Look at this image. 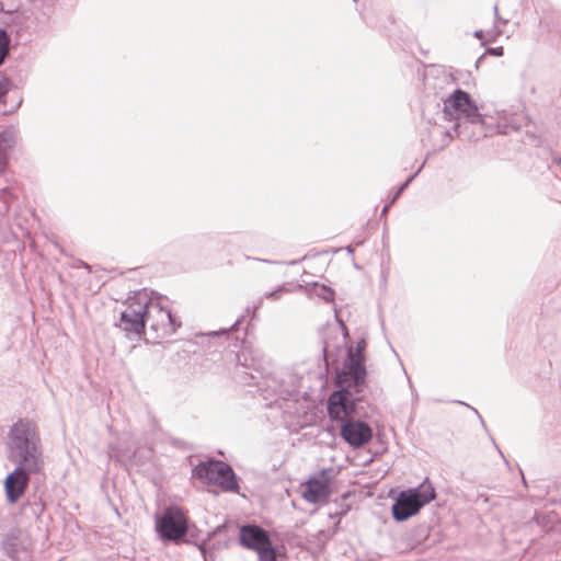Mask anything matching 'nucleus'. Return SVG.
Here are the masks:
<instances>
[{
	"label": "nucleus",
	"instance_id": "nucleus-1",
	"mask_svg": "<svg viewBox=\"0 0 561 561\" xmlns=\"http://www.w3.org/2000/svg\"><path fill=\"white\" fill-rule=\"evenodd\" d=\"M8 457L19 470L39 473L44 468L41 438L35 423L19 420L8 434Z\"/></svg>",
	"mask_w": 561,
	"mask_h": 561
},
{
	"label": "nucleus",
	"instance_id": "nucleus-2",
	"mask_svg": "<svg viewBox=\"0 0 561 561\" xmlns=\"http://www.w3.org/2000/svg\"><path fill=\"white\" fill-rule=\"evenodd\" d=\"M365 358L347 356L344 368L337 374V383L342 387L328 400V412L333 420H343L355 413L356 402L351 389L364 385L366 378Z\"/></svg>",
	"mask_w": 561,
	"mask_h": 561
},
{
	"label": "nucleus",
	"instance_id": "nucleus-3",
	"mask_svg": "<svg viewBox=\"0 0 561 561\" xmlns=\"http://www.w3.org/2000/svg\"><path fill=\"white\" fill-rule=\"evenodd\" d=\"M444 118L456 121L453 131L446 130L445 134L451 140L455 136L463 133L461 119L472 125L482 126L484 124L483 116L479 113L478 106L471 99L469 93L461 89H456L444 100L443 107Z\"/></svg>",
	"mask_w": 561,
	"mask_h": 561
},
{
	"label": "nucleus",
	"instance_id": "nucleus-4",
	"mask_svg": "<svg viewBox=\"0 0 561 561\" xmlns=\"http://www.w3.org/2000/svg\"><path fill=\"white\" fill-rule=\"evenodd\" d=\"M436 497L435 489L427 479L416 488L401 491L393 505L392 516L397 522H404L416 515L420 510Z\"/></svg>",
	"mask_w": 561,
	"mask_h": 561
},
{
	"label": "nucleus",
	"instance_id": "nucleus-5",
	"mask_svg": "<svg viewBox=\"0 0 561 561\" xmlns=\"http://www.w3.org/2000/svg\"><path fill=\"white\" fill-rule=\"evenodd\" d=\"M146 324L150 325L159 339L173 335L181 327V322L171 313V310L156 298H146Z\"/></svg>",
	"mask_w": 561,
	"mask_h": 561
},
{
	"label": "nucleus",
	"instance_id": "nucleus-6",
	"mask_svg": "<svg viewBox=\"0 0 561 561\" xmlns=\"http://www.w3.org/2000/svg\"><path fill=\"white\" fill-rule=\"evenodd\" d=\"M193 474L209 483L218 484L226 491H236L238 489L237 477L232 468L220 460H209L196 466Z\"/></svg>",
	"mask_w": 561,
	"mask_h": 561
},
{
	"label": "nucleus",
	"instance_id": "nucleus-7",
	"mask_svg": "<svg viewBox=\"0 0 561 561\" xmlns=\"http://www.w3.org/2000/svg\"><path fill=\"white\" fill-rule=\"evenodd\" d=\"M157 531L162 539L179 541L188 530L187 520L181 508L170 506L165 508L161 518L157 520Z\"/></svg>",
	"mask_w": 561,
	"mask_h": 561
},
{
	"label": "nucleus",
	"instance_id": "nucleus-8",
	"mask_svg": "<svg viewBox=\"0 0 561 561\" xmlns=\"http://www.w3.org/2000/svg\"><path fill=\"white\" fill-rule=\"evenodd\" d=\"M119 328L127 333L140 335L146 328V295L129 299L121 313Z\"/></svg>",
	"mask_w": 561,
	"mask_h": 561
},
{
	"label": "nucleus",
	"instance_id": "nucleus-9",
	"mask_svg": "<svg viewBox=\"0 0 561 561\" xmlns=\"http://www.w3.org/2000/svg\"><path fill=\"white\" fill-rule=\"evenodd\" d=\"M527 122L528 115L525 112L523 103H517L496 111V123L500 134H508L511 130H517L527 124Z\"/></svg>",
	"mask_w": 561,
	"mask_h": 561
},
{
	"label": "nucleus",
	"instance_id": "nucleus-10",
	"mask_svg": "<svg viewBox=\"0 0 561 561\" xmlns=\"http://www.w3.org/2000/svg\"><path fill=\"white\" fill-rule=\"evenodd\" d=\"M342 438L353 447H360L373 437L371 427L362 421L346 420L341 428Z\"/></svg>",
	"mask_w": 561,
	"mask_h": 561
},
{
	"label": "nucleus",
	"instance_id": "nucleus-11",
	"mask_svg": "<svg viewBox=\"0 0 561 561\" xmlns=\"http://www.w3.org/2000/svg\"><path fill=\"white\" fill-rule=\"evenodd\" d=\"M33 473L34 472L19 470V468H15L7 476L4 480V490L7 500L10 504L16 503L19 499L24 494L28 485L30 474Z\"/></svg>",
	"mask_w": 561,
	"mask_h": 561
},
{
	"label": "nucleus",
	"instance_id": "nucleus-12",
	"mask_svg": "<svg viewBox=\"0 0 561 561\" xmlns=\"http://www.w3.org/2000/svg\"><path fill=\"white\" fill-rule=\"evenodd\" d=\"M239 540L242 547L253 551L260 550L272 542L268 533L257 525L242 526Z\"/></svg>",
	"mask_w": 561,
	"mask_h": 561
},
{
	"label": "nucleus",
	"instance_id": "nucleus-13",
	"mask_svg": "<svg viewBox=\"0 0 561 561\" xmlns=\"http://www.w3.org/2000/svg\"><path fill=\"white\" fill-rule=\"evenodd\" d=\"M237 363L243 368L261 374L264 369L265 357L260 348L250 344H243L237 354Z\"/></svg>",
	"mask_w": 561,
	"mask_h": 561
},
{
	"label": "nucleus",
	"instance_id": "nucleus-14",
	"mask_svg": "<svg viewBox=\"0 0 561 561\" xmlns=\"http://www.w3.org/2000/svg\"><path fill=\"white\" fill-rule=\"evenodd\" d=\"M302 499L308 503L325 502L330 496V485L327 480L310 478L302 490Z\"/></svg>",
	"mask_w": 561,
	"mask_h": 561
},
{
	"label": "nucleus",
	"instance_id": "nucleus-15",
	"mask_svg": "<svg viewBox=\"0 0 561 561\" xmlns=\"http://www.w3.org/2000/svg\"><path fill=\"white\" fill-rule=\"evenodd\" d=\"M507 2H500L493 5V12L495 16V26L493 30H488L486 32L482 30H478L474 32V37L482 41V44L489 41H493L499 34H501V30L499 27L500 24H507L511 20V15L505 12L504 5Z\"/></svg>",
	"mask_w": 561,
	"mask_h": 561
},
{
	"label": "nucleus",
	"instance_id": "nucleus-16",
	"mask_svg": "<svg viewBox=\"0 0 561 561\" xmlns=\"http://www.w3.org/2000/svg\"><path fill=\"white\" fill-rule=\"evenodd\" d=\"M24 80L22 70L18 67L7 68L0 77V102L3 101L9 91L20 88Z\"/></svg>",
	"mask_w": 561,
	"mask_h": 561
},
{
	"label": "nucleus",
	"instance_id": "nucleus-17",
	"mask_svg": "<svg viewBox=\"0 0 561 561\" xmlns=\"http://www.w3.org/2000/svg\"><path fill=\"white\" fill-rule=\"evenodd\" d=\"M14 145V135L11 130L0 133V175L4 172L8 163V154Z\"/></svg>",
	"mask_w": 561,
	"mask_h": 561
},
{
	"label": "nucleus",
	"instance_id": "nucleus-18",
	"mask_svg": "<svg viewBox=\"0 0 561 561\" xmlns=\"http://www.w3.org/2000/svg\"><path fill=\"white\" fill-rule=\"evenodd\" d=\"M310 294L321 298L327 302L332 301L334 298V291L330 287L318 283L313 284L312 288L310 289Z\"/></svg>",
	"mask_w": 561,
	"mask_h": 561
},
{
	"label": "nucleus",
	"instance_id": "nucleus-19",
	"mask_svg": "<svg viewBox=\"0 0 561 561\" xmlns=\"http://www.w3.org/2000/svg\"><path fill=\"white\" fill-rule=\"evenodd\" d=\"M11 38L4 28L0 27V66L4 62L10 53Z\"/></svg>",
	"mask_w": 561,
	"mask_h": 561
},
{
	"label": "nucleus",
	"instance_id": "nucleus-20",
	"mask_svg": "<svg viewBox=\"0 0 561 561\" xmlns=\"http://www.w3.org/2000/svg\"><path fill=\"white\" fill-rule=\"evenodd\" d=\"M244 317L245 316H241L239 319H237L236 322L230 328H222V329H219V330L209 331V332H206V333H202L201 335L207 336V337H219V336H222V335L228 336L229 332L236 331L239 328V325L243 322Z\"/></svg>",
	"mask_w": 561,
	"mask_h": 561
},
{
	"label": "nucleus",
	"instance_id": "nucleus-21",
	"mask_svg": "<svg viewBox=\"0 0 561 561\" xmlns=\"http://www.w3.org/2000/svg\"><path fill=\"white\" fill-rule=\"evenodd\" d=\"M255 552L257 553L259 557L257 561H276L277 559L276 550L273 547L272 542L268 546L263 547L260 550H256Z\"/></svg>",
	"mask_w": 561,
	"mask_h": 561
},
{
	"label": "nucleus",
	"instance_id": "nucleus-22",
	"mask_svg": "<svg viewBox=\"0 0 561 561\" xmlns=\"http://www.w3.org/2000/svg\"><path fill=\"white\" fill-rule=\"evenodd\" d=\"M12 198V194L9 187H4L0 190V201L2 206L0 207V215L3 216L9 210L10 201Z\"/></svg>",
	"mask_w": 561,
	"mask_h": 561
},
{
	"label": "nucleus",
	"instance_id": "nucleus-23",
	"mask_svg": "<svg viewBox=\"0 0 561 561\" xmlns=\"http://www.w3.org/2000/svg\"><path fill=\"white\" fill-rule=\"evenodd\" d=\"M366 341L362 339L357 342L356 347H350L347 351V356H353L354 358H365L364 352L366 350Z\"/></svg>",
	"mask_w": 561,
	"mask_h": 561
},
{
	"label": "nucleus",
	"instance_id": "nucleus-24",
	"mask_svg": "<svg viewBox=\"0 0 561 561\" xmlns=\"http://www.w3.org/2000/svg\"><path fill=\"white\" fill-rule=\"evenodd\" d=\"M422 168H423V164L419 168V170L412 176H410L404 183H402L399 186V188L397 190V192L394 193V195L390 199V204H393L398 199V197L404 192V190L409 186V184L412 182V180L421 171Z\"/></svg>",
	"mask_w": 561,
	"mask_h": 561
},
{
	"label": "nucleus",
	"instance_id": "nucleus-25",
	"mask_svg": "<svg viewBox=\"0 0 561 561\" xmlns=\"http://www.w3.org/2000/svg\"><path fill=\"white\" fill-rule=\"evenodd\" d=\"M284 290H285V289H284V287H283V286H282V287H278V288H276V289H274V290L267 291V293L264 295V297H265V298H270V299L277 300V299H279V298H280V294H282V291H284Z\"/></svg>",
	"mask_w": 561,
	"mask_h": 561
},
{
	"label": "nucleus",
	"instance_id": "nucleus-26",
	"mask_svg": "<svg viewBox=\"0 0 561 561\" xmlns=\"http://www.w3.org/2000/svg\"><path fill=\"white\" fill-rule=\"evenodd\" d=\"M488 53L493 55V56H502L503 55V47H493V48H489L488 49Z\"/></svg>",
	"mask_w": 561,
	"mask_h": 561
},
{
	"label": "nucleus",
	"instance_id": "nucleus-27",
	"mask_svg": "<svg viewBox=\"0 0 561 561\" xmlns=\"http://www.w3.org/2000/svg\"><path fill=\"white\" fill-rule=\"evenodd\" d=\"M264 298V296H261L253 302V316H255L256 310L263 305Z\"/></svg>",
	"mask_w": 561,
	"mask_h": 561
},
{
	"label": "nucleus",
	"instance_id": "nucleus-28",
	"mask_svg": "<svg viewBox=\"0 0 561 561\" xmlns=\"http://www.w3.org/2000/svg\"><path fill=\"white\" fill-rule=\"evenodd\" d=\"M552 165H556L559 169V172L561 174V158L560 157L552 158Z\"/></svg>",
	"mask_w": 561,
	"mask_h": 561
},
{
	"label": "nucleus",
	"instance_id": "nucleus-29",
	"mask_svg": "<svg viewBox=\"0 0 561 561\" xmlns=\"http://www.w3.org/2000/svg\"><path fill=\"white\" fill-rule=\"evenodd\" d=\"M323 356H324L325 364L328 366L329 365V351H328L327 346L323 347Z\"/></svg>",
	"mask_w": 561,
	"mask_h": 561
},
{
	"label": "nucleus",
	"instance_id": "nucleus-30",
	"mask_svg": "<svg viewBox=\"0 0 561 561\" xmlns=\"http://www.w3.org/2000/svg\"><path fill=\"white\" fill-rule=\"evenodd\" d=\"M392 204H390V201L383 206L382 210H381V216L386 215L389 210V208L391 207Z\"/></svg>",
	"mask_w": 561,
	"mask_h": 561
},
{
	"label": "nucleus",
	"instance_id": "nucleus-31",
	"mask_svg": "<svg viewBox=\"0 0 561 561\" xmlns=\"http://www.w3.org/2000/svg\"><path fill=\"white\" fill-rule=\"evenodd\" d=\"M245 314L251 316L252 318L255 317V316H253V305L252 306H248L245 308Z\"/></svg>",
	"mask_w": 561,
	"mask_h": 561
},
{
	"label": "nucleus",
	"instance_id": "nucleus-32",
	"mask_svg": "<svg viewBox=\"0 0 561 561\" xmlns=\"http://www.w3.org/2000/svg\"><path fill=\"white\" fill-rule=\"evenodd\" d=\"M496 449H497L499 454L501 455V457L504 459L505 463L508 466V461L505 459L502 450H500L497 446H496Z\"/></svg>",
	"mask_w": 561,
	"mask_h": 561
},
{
	"label": "nucleus",
	"instance_id": "nucleus-33",
	"mask_svg": "<svg viewBox=\"0 0 561 561\" xmlns=\"http://www.w3.org/2000/svg\"><path fill=\"white\" fill-rule=\"evenodd\" d=\"M444 78H445V80H449V79H450V76H449V75H446V73L444 72Z\"/></svg>",
	"mask_w": 561,
	"mask_h": 561
},
{
	"label": "nucleus",
	"instance_id": "nucleus-34",
	"mask_svg": "<svg viewBox=\"0 0 561 561\" xmlns=\"http://www.w3.org/2000/svg\"><path fill=\"white\" fill-rule=\"evenodd\" d=\"M346 250H347L350 253H352V252H353V249H352V247H351V245H348V247L346 248Z\"/></svg>",
	"mask_w": 561,
	"mask_h": 561
},
{
	"label": "nucleus",
	"instance_id": "nucleus-35",
	"mask_svg": "<svg viewBox=\"0 0 561 561\" xmlns=\"http://www.w3.org/2000/svg\"><path fill=\"white\" fill-rule=\"evenodd\" d=\"M408 380H409V385L410 387L412 388V381L410 380V378L408 377Z\"/></svg>",
	"mask_w": 561,
	"mask_h": 561
}]
</instances>
